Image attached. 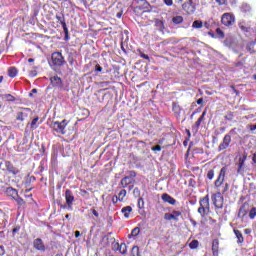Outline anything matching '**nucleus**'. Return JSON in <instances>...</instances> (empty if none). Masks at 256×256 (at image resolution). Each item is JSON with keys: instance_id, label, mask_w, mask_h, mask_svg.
I'll use <instances>...</instances> for the list:
<instances>
[{"instance_id": "nucleus-25", "label": "nucleus", "mask_w": 256, "mask_h": 256, "mask_svg": "<svg viewBox=\"0 0 256 256\" xmlns=\"http://www.w3.org/2000/svg\"><path fill=\"white\" fill-rule=\"evenodd\" d=\"M212 252H213V255H215V253H219V240L218 239H215L213 240L212 242Z\"/></svg>"}, {"instance_id": "nucleus-29", "label": "nucleus", "mask_w": 256, "mask_h": 256, "mask_svg": "<svg viewBox=\"0 0 256 256\" xmlns=\"http://www.w3.org/2000/svg\"><path fill=\"white\" fill-rule=\"evenodd\" d=\"M39 122V117H35L32 122L30 123V129L32 131H35V129H37V127H39V125L37 124Z\"/></svg>"}, {"instance_id": "nucleus-27", "label": "nucleus", "mask_w": 256, "mask_h": 256, "mask_svg": "<svg viewBox=\"0 0 256 256\" xmlns=\"http://www.w3.org/2000/svg\"><path fill=\"white\" fill-rule=\"evenodd\" d=\"M17 73H19V71L17 70V68L15 67H10L8 69V75L13 79L15 77H17Z\"/></svg>"}, {"instance_id": "nucleus-47", "label": "nucleus", "mask_w": 256, "mask_h": 256, "mask_svg": "<svg viewBox=\"0 0 256 256\" xmlns=\"http://www.w3.org/2000/svg\"><path fill=\"white\" fill-rule=\"evenodd\" d=\"M253 43H250L246 46L247 51H250L251 53H255V50H253Z\"/></svg>"}, {"instance_id": "nucleus-46", "label": "nucleus", "mask_w": 256, "mask_h": 256, "mask_svg": "<svg viewBox=\"0 0 256 256\" xmlns=\"http://www.w3.org/2000/svg\"><path fill=\"white\" fill-rule=\"evenodd\" d=\"M216 33H217V35H219V37H221L222 39L225 37V33L223 32V30H221V28H217V29H216Z\"/></svg>"}, {"instance_id": "nucleus-17", "label": "nucleus", "mask_w": 256, "mask_h": 256, "mask_svg": "<svg viewBox=\"0 0 256 256\" xmlns=\"http://www.w3.org/2000/svg\"><path fill=\"white\" fill-rule=\"evenodd\" d=\"M6 171L12 175H19V169H17L11 161H5Z\"/></svg>"}, {"instance_id": "nucleus-55", "label": "nucleus", "mask_w": 256, "mask_h": 256, "mask_svg": "<svg viewBox=\"0 0 256 256\" xmlns=\"http://www.w3.org/2000/svg\"><path fill=\"white\" fill-rule=\"evenodd\" d=\"M140 57H141L142 59H146L147 61H149V55H147V54H145V53H143V52H140Z\"/></svg>"}, {"instance_id": "nucleus-54", "label": "nucleus", "mask_w": 256, "mask_h": 256, "mask_svg": "<svg viewBox=\"0 0 256 256\" xmlns=\"http://www.w3.org/2000/svg\"><path fill=\"white\" fill-rule=\"evenodd\" d=\"M163 2L165 5H167V7H171V5H173V0H163Z\"/></svg>"}, {"instance_id": "nucleus-23", "label": "nucleus", "mask_w": 256, "mask_h": 256, "mask_svg": "<svg viewBox=\"0 0 256 256\" xmlns=\"http://www.w3.org/2000/svg\"><path fill=\"white\" fill-rule=\"evenodd\" d=\"M247 203H243L241 205V207L239 208V211H238V217L243 219V217H245V215H247Z\"/></svg>"}, {"instance_id": "nucleus-12", "label": "nucleus", "mask_w": 256, "mask_h": 256, "mask_svg": "<svg viewBox=\"0 0 256 256\" xmlns=\"http://www.w3.org/2000/svg\"><path fill=\"white\" fill-rule=\"evenodd\" d=\"M245 161H247V154H244L242 157L238 159V168L237 174L243 175L245 173Z\"/></svg>"}, {"instance_id": "nucleus-50", "label": "nucleus", "mask_w": 256, "mask_h": 256, "mask_svg": "<svg viewBox=\"0 0 256 256\" xmlns=\"http://www.w3.org/2000/svg\"><path fill=\"white\" fill-rule=\"evenodd\" d=\"M19 231H21V226H16V227L12 230V235H15L16 233H19Z\"/></svg>"}, {"instance_id": "nucleus-10", "label": "nucleus", "mask_w": 256, "mask_h": 256, "mask_svg": "<svg viewBox=\"0 0 256 256\" xmlns=\"http://www.w3.org/2000/svg\"><path fill=\"white\" fill-rule=\"evenodd\" d=\"M57 21L62 25L64 31V41H69V28H67V22H65V15L62 16L56 15Z\"/></svg>"}, {"instance_id": "nucleus-26", "label": "nucleus", "mask_w": 256, "mask_h": 256, "mask_svg": "<svg viewBox=\"0 0 256 256\" xmlns=\"http://www.w3.org/2000/svg\"><path fill=\"white\" fill-rule=\"evenodd\" d=\"M172 110L175 117H179V115H181V106H179V104L173 103Z\"/></svg>"}, {"instance_id": "nucleus-57", "label": "nucleus", "mask_w": 256, "mask_h": 256, "mask_svg": "<svg viewBox=\"0 0 256 256\" xmlns=\"http://www.w3.org/2000/svg\"><path fill=\"white\" fill-rule=\"evenodd\" d=\"M29 75H30L31 77H37V70H31V71L29 72Z\"/></svg>"}, {"instance_id": "nucleus-18", "label": "nucleus", "mask_w": 256, "mask_h": 256, "mask_svg": "<svg viewBox=\"0 0 256 256\" xmlns=\"http://www.w3.org/2000/svg\"><path fill=\"white\" fill-rule=\"evenodd\" d=\"M33 247L36 249V251H45V244L41 238H36L33 241Z\"/></svg>"}, {"instance_id": "nucleus-45", "label": "nucleus", "mask_w": 256, "mask_h": 256, "mask_svg": "<svg viewBox=\"0 0 256 256\" xmlns=\"http://www.w3.org/2000/svg\"><path fill=\"white\" fill-rule=\"evenodd\" d=\"M156 25H157V27H160L161 31H163V29H165V24L161 20L156 21Z\"/></svg>"}, {"instance_id": "nucleus-33", "label": "nucleus", "mask_w": 256, "mask_h": 256, "mask_svg": "<svg viewBox=\"0 0 256 256\" xmlns=\"http://www.w3.org/2000/svg\"><path fill=\"white\" fill-rule=\"evenodd\" d=\"M202 27H203V21L201 20H196L192 23L193 29H201Z\"/></svg>"}, {"instance_id": "nucleus-43", "label": "nucleus", "mask_w": 256, "mask_h": 256, "mask_svg": "<svg viewBox=\"0 0 256 256\" xmlns=\"http://www.w3.org/2000/svg\"><path fill=\"white\" fill-rule=\"evenodd\" d=\"M133 195H134V197H140L141 196V190H139L138 187L134 188Z\"/></svg>"}, {"instance_id": "nucleus-24", "label": "nucleus", "mask_w": 256, "mask_h": 256, "mask_svg": "<svg viewBox=\"0 0 256 256\" xmlns=\"http://www.w3.org/2000/svg\"><path fill=\"white\" fill-rule=\"evenodd\" d=\"M132 211L133 208L131 206H125L122 208L121 213H123L125 219H129V215H131Z\"/></svg>"}, {"instance_id": "nucleus-37", "label": "nucleus", "mask_w": 256, "mask_h": 256, "mask_svg": "<svg viewBox=\"0 0 256 256\" xmlns=\"http://www.w3.org/2000/svg\"><path fill=\"white\" fill-rule=\"evenodd\" d=\"M214 177H215V170L213 169L208 170L207 179H209V181H213Z\"/></svg>"}, {"instance_id": "nucleus-56", "label": "nucleus", "mask_w": 256, "mask_h": 256, "mask_svg": "<svg viewBox=\"0 0 256 256\" xmlns=\"http://www.w3.org/2000/svg\"><path fill=\"white\" fill-rule=\"evenodd\" d=\"M80 195L82 197H86V195H89V192H87V190L80 189Z\"/></svg>"}, {"instance_id": "nucleus-53", "label": "nucleus", "mask_w": 256, "mask_h": 256, "mask_svg": "<svg viewBox=\"0 0 256 256\" xmlns=\"http://www.w3.org/2000/svg\"><path fill=\"white\" fill-rule=\"evenodd\" d=\"M95 71L101 73V71H103V67H101V65H99V64H96Z\"/></svg>"}, {"instance_id": "nucleus-59", "label": "nucleus", "mask_w": 256, "mask_h": 256, "mask_svg": "<svg viewBox=\"0 0 256 256\" xmlns=\"http://www.w3.org/2000/svg\"><path fill=\"white\" fill-rule=\"evenodd\" d=\"M153 151H161V145H156L154 147H152Z\"/></svg>"}, {"instance_id": "nucleus-6", "label": "nucleus", "mask_w": 256, "mask_h": 256, "mask_svg": "<svg viewBox=\"0 0 256 256\" xmlns=\"http://www.w3.org/2000/svg\"><path fill=\"white\" fill-rule=\"evenodd\" d=\"M64 197L66 204L62 206V209L73 210V203H75V194H73V191L66 189Z\"/></svg>"}, {"instance_id": "nucleus-52", "label": "nucleus", "mask_w": 256, "mask_h": 256, "mask_svg": "<svg viewBox=\"0 0 256 256\" xmlns=\"http://www.w3.org/2000/svg\"><path fill=\"white\" fill-rule=\"evenodd\" d=\"M227 191H229V183H225L224 188L222 190V194L227 193Z\"/></svg>"}, {"instance_id": "nucleus-60", "label": "nucleus", "mask_w": 256, "mask_h": 256, "mask_svg": "<svg viewBox=\"0 0 256 256\" xmlns=\"http://www.w3.org/2000/svg\"><path fill=\"white\" fill-rule=\"evenodd\" d=\"M5 255V247L4 246H0V256Z\"/></svg>"}, {"instance_id": "nucleus-19", "label": "nucleus", "mask_w": 256, "mask_h": 256, "mask_svg": "<svg viewBox=\"0 0 256 256\" xmlns=\"http://www.w3.org/2000/svg\"><path fill=\"white\" fill-rule=\"evenodd\" d=\"M5 195H7V197H11L12 199H15L16 197H19V192L17 191V189L13 187H8L5 190Z\"/></svg>"}, {"instance_id": "nucleus-41", "label": "nucleus", "mask_w": 256, "mask_h": 256, "mask_svg": "<svg viewBox=\"0 0 256 256\" xmlns=\"http://www.w3.org/2000/svg\"><path fill=\"white\" fill-rule=\"evenodd\" d=\"M15 201H16V203H18V205L20 207H23V205L25 204V200H23V198H21L19 196L15 198Z\"/></svg>"}, {"instance_id": "nucleus-49", "label": "nucleus", "mask_w": 256, "mask_h": 256, "mask_svg": "<svg viewBox=\"0 0 256 256\" xmlns=\"http://www.w3.org/2000/svg\"><path fill=\"white\" fill-rule=\"evenodd\" d=\"M112 203H113L114 205H117V203H119V198H118L117 195H114V196L112 197Z\"/></svg>"}, {"instance_id": "nucleus-58", "label": "nucleus", "mask_w": 256, "mask_h": 256, "mask_svg": "<svg viewBox=\"0 0 256 256\" xmlns=\"http://www.w3.org/2000/svg\"><path fill=\"white\" fill-rule=\"evenodd\" d=\"M122 16H123V10H120L119 12L116 13L117 19H121Z\"/></svg>"}, {"instance_id": "nucleus-22", "label": "nucleus", "mask_w": 256, "mask_h": 256, "mask_svg": "<svg viewBox=\"0 0 256 256\" xmlns=\"http://www.w3.org/2000/svg\"><path fill=\"white\" fill-rule=\"evenodd\" d=\"M234 234L237 238L238 245H241L242 243H245V238L243 237V233H241L240 230L234 229Z\"/></svg>"}, {"instance_id": "nucleus-1", "label": "nucleus", "mask_w": 256, "mask_h": 256, "mask_svg": "<svg viewBox=\"0 0 256 256\" xmlns=\"http://www.w3.org/2000/svg\"><path fill=\"white\" fill-rule=\"evenodd\" d=\"M199 205L200 206L198 207V213L202 217V219H205V217H207V215L211 213V203L209 202V194L200 198Z\"/></svg>"}, {"instance_id": "nucleus-15", "label": "nucleus", "mask_w": 256, "mask_h": 256, "mask_svg": "<svg viewBox=\"0 0 256 256\" xmlns=\"http://www.w3.org/2000/svg\"><path fill=\"white\" fill-rule=\"evenodd\" d=\"M205 115H207V110H204L202 112V115L194 123V125L192 126V131H195L196 133H197V131H199V127H201V123H203L205 121Z\"/></svg>"}, {"instance_id": "nucleus-51", "label": "nucleus", "mask_w": 256, "mask_h": 256, "mask_svg": "<svg viewBox=\"0 0 256 256\" xmlns=\"http://www.w3.org/2000/svg\"><path fill=\"white\" fill-rule=\"evenodd\" d=\"M128 177H131V179H134V177H137V172H135V170H131L129 172V176Z\"/></svg>"}, {"instance_id": "nucleus-63", "label": "nucleus", "mask_w": 256, "mask_h": 256, "mask_svg": "<svg viewBox=\"0 0 256 256\" xmlns=\"http://www.w3.org/2000/svg\"><path fill=\"white\" fill-rule=\"evenodd\" d=\"M250 131H256V124L249 126Z\"/></svg>"}, {"instance_id": "nucleus-7", "label": "nucleus", "mask_w": 256, "mask_h": 256, "mask_svg": "<svg viewBox=\"0 0 256 256\" xmlns=\"http://www.w3.org/2000/svg\"><path fill=\"white\" fill-rule=\"evenodd\" d=\"M51 61L54 67H62V65H65V57H63L61 52H53L51 55Z\"/></svg>"}, {"instance_id": "nucleus-35", "label": "nucleus", "mask_w": 256, "mask_h": 256, "mask_svg": "<svg viewBox=\"0 0 256 256\" xmlns=\"http://www.w3.org/2000/svg\"><path fill=\"white\" fill-rule=\"evenodd\" d=\"M215 2L217 5H219V7H227V5H229L228 0H215Z\"/></svg>"}, {"instance_id": "nucleus-11", "label": "nucleus", "mask_w": 256, "mask_h": 256, "mask_svg": "<svg viewBox=\"0 0 256 256\" xmlns=\"http://www.w3.org/2000/svg\"><path fill=\"white\" fill-rule=\"evenodd\" d=\"M181 211L174 210L172 213H165L164 219L165 221H179V217H181Z\"/></svg>"}, {"instance_id": "nucleus-32", "label": "nucleus", "mask_w": 256, "mask_h": 256, "mask_svg": "<svg viewBox=\"0 0 256 256\" xmlns=\"http://www.w3.org/2000/svg\"><path fill=\"white\" fill-rule=\"evenodd\" d=\"M117 197L119 198L120 202H123L125 197H127V190L122 189L119 194L117 195Z\"/></svg>"}, {"instance_id": "nucleus-2", "label": "nucleus", "mask_w": 256, "mask_h": 256, "mask_svg": "<svg viewBox=\"0 0 256 256\" xmlns=\"http://www.w3.org/2000/svg\"><path fill=\"white\" fill-rule=\"evenodd\" d=\"M237 133V128H232L228 134H226L222 142L218 146V151H225L228 147H231V135H235Z\"/></svg>"}, {"instance_id": "nucleus-4", "label": "nucleus", "mask_w": 256, "mask_h": 256, "mask_svg": "<svg viewBox=\"0 0 256 256\" xmlns=\"http://www.w3.org/2000/svg\"><path fill=\"white\" fill-rule=\"evenodd\" d=\"M235 21L236 18L233 12H226L221 16V24L224 25V27H233Z\"/></svg>"}, {"instance_id": "nucleus-9", "label": "nucleus", "mask_w": 256, "mask_h": 256, "mask_svg": "<svg viewBox=\"0 0 256 256\" xmlns=\"http://www.w3.org/2000/svg\"><path fill=\"white\" fill-rule=\"evenodd\" d=\"M31 113V110L29 108H19V111L16 112V121H19L20 123H23L26 119L29 118V114Z\"/></svg>"}, {"instance_id": "nucleus-21", "label": "nucleus", "mask_w": 256, "mask_h": 256, "mask_svg": "<svg viewBox=\"0 0 256 256\" xmlns=\"http://www.w3.org/2000/svg\"><path fill=\"white\" fill-rule=\"evenodd\" d=\"M239 29L242 31V33H249L251 31V26L245 22V20H242L238 23Z\"/></svg>"}, {"instance_id": "nucleus-28", "label": "nucleus", "mask_w": 256, "mask_h": 256, "mask_svg": "<svg viewBox=\"0 0 256 256\" xmlns=\"http://www.w3.org/2000/svg\"><path fill=\"white\" fill-rule=\"evenodd\" d=\"M118 251L121 255H127V244L121 243L120 246H118Z\"/></svg>"}, {"instance_id": "nucleus-62", "label": "nucleus", "mask_w": 256, "mask_h": 256, "mask_svg": "<svg viewBox=\"0 0 256 256\" xmlns=\"http://www.w3.org/2000/svg\"><path fill=\"white\" fill-rule=\"evenodd\" d=\"M91 211H92V214H93L95 217H99V212H97V210L91 209Z\"/></svg>"}, {"instance_id": "nucleus-40", "label": "nucleus", "mask_w": 256, "mask_h": 256, "mask_svg": "<svg viewBox=\"0 0 256 256\" xmlns=\"http://www.w3.org/2000/svg\"><path fill=\"white\" fill-rule=\"evenodd\" d=\"M235 117V114H233V112H228L226 116H224V119H226V121H233Z\"/></svg>"}, {"instance_id": "nucleus-39", "label": "nucleus", "mask_w": 256, "mask_h": 256, "mask_svg": "<svg viewBox=\"0 0 256 256\" xmlns=\"http://www.w3.org/2000/svg\"><path fill=\"white\" fill-rule=\"evenodd\" d=\"M3 97H4V99H6V101H9V102L16 101L15 96H13L11 94H5Z\"/></svg>"}, {"instance_id": "nucleus-36", "label": "nucleus", "mask_w": 256, "mask_h": 256, "mask_svg": "<svg viewBox=\"0 0 256 256\" xmlns=\"http://www.w3.org/2000/svg\"><path fill=\"white\" fill-rule=\"evenodd\" d=\"M189 247L190 249H197V247H199V240H192L189 243Z\"/></svg>"}, {"instance_id": "nucleus-34", "label": "nucleus", "mask_w": 256, "mask_h": 256, "mask_svg": "<svg viewBox=\"0 0 256 256\" xmlns=\"http://www.w3.org/2000/svg\"><path fill=\"white\" fill-rule=\"evenodd\" d=\"M131 256H141V252L139 251V246H134L132 248Z\"/></svg>"}, {"instance_id": "nucleus-42", "label": "nucleus", "mask_w": 256, "mask_h": 256, "mask_svg": "<svg viewBox=\"0 0 256 256\" xmlns=\"http://www.w3.org/2000/svg\"><path fill=\"white\" fill-rule=\"evenodd\" d=\"M145 207V201L143 198L138 199V209H143Z\"/></svg>"}, {"instance_id": "nucleus-5", "label": "nucleus", "mask_w": 256, "mask_h": 256, "mask_svg": "<svg viewBox=\"0 0 256 256\" xmlns=\"http://www.w3.org/2000/svg\"><path fill=\"white\" fill-rule=\"evenodd\" d=\"M51 129L55 133H59L60 135H65V128L67 127V120H62L61 122L59 121H54L50 125Z\"/></svg>"}, {"instance_id": "nucleus-3", "label": "nucleus", "mask_w": 256, "mask_h": 256, "mask_svg": "<svg viewBox=\"0 0 256 256\" xmlns=\"http://www.w3.org/2000/svg\"><path fill=\"white\" fill-rule=\"evenodd\" d=\"M211 199L216 213H219V209H223V206L225 205V198H223V194L221 192H216L212 195Z\"/></svg>"}, {"instance_id": "nucleus-30", "label": "nucleus", "mask_w": 256, "mask_h": 256, "mask_svg": "<svg viewBox=\"0 0 256 256\" xmlns=\"http://www.w3.org/2000/svg\"><path fill=\"white\" fill-rule=\"evenodd\" d=\"M172 23H174V25H181V23H183V16H174Z\"/></svg>"}, {"instance_id": "nucleus-64", "label": "nucleus", "mask_w": 256, "mask_h": 256, "mask_svg": "<svg viewBox=\"0 0 256 256\" xmlns=\"http://www.w3.org/2000/svg\"><path fill=\"white\" fill-rule=\"evenodd\" d=\"M197 105H203V98H199L197 100Z\"/></svg>"}, {"instance_id": "nucleus-16", "label": "nucleus", "mask_w": 256, "mask_h": 256, "mask_svg": "<svg viewBox=\"0 0 256 256\" xmlns=\"http://www.w3.org/2000/svg\"><path fill=\"white\" fill-rule=\"evenodd\" d=\"M133 184H135V179L131 178L129 176L123 177L120 181V185H121L122 189H127L128 185H133Z\"/></svg>"}, {"instance_id": "nucleus-61", "label": "nucleus", "mask_w": 256, "mask_h": 256, "mask_svg": "<svg viewBox=\"0 0 256 256\" xmlns=\"http://www.w3.org/2000/svg\"><path fill=\"white\" fill-rule=\"evenodd\" d=\"M244 233H245V235H251L252 230H251L250 228H246V229L244 230Z\"/></svg>"}, {"instance_id": "nucleus-8", "label": "nucleus", "mask_w": 256, "mask_h": 256, "mask_svg": "<svg viewBox=\"0 0 256 256\" xmlns=\"http://www.w3.org/2000/svg\"><path fill=\"white\" fill-rule=\"evenodd\" d=\"M227 166H224L220 169V172L217 176V179L214 181L215 189H219L223 183H225V175H227Z\"/></svg>"}, {"instance_id": "nucleus-20", "label": "nucleus", "mask_w": 256, "mask_h": 256, "mask_svg": "<svg viewBox=\"0 0 256 256\" xmlns=\"http://www.w3.org/2000/svg\"><path fill=\"white\" fill-rule=\"evenodd\" d=\"M161 199L164 201V203H169V205H175V203H177V200H175V198L168 193L162 194Z\"/></svg>"}, {"instance_id": "nucleus-44", "label": "nucleus", "mask_w": 256, "mask_h": 256, "mask_svg": "<svg viewBox=\"0 0 256 256\" xmlns=\"http://www.w3.org/2000/svg\"><path fill=\"white\" fill-rule=\"evenodd\" d=\"M188 185H189V187H196L197 182L195 181V179L190 178V179L188 180Z\"/></svg>"}, {"instance_id": "nucleus-38", "label": "nucleus", "mask_w": 256, "mask_h": 256, "mask_svg": "<svg viewBox=\"0 0 256 256\" xmlns=\"http://www.w3.org/2000/svg\"><path fill=\"white\" fill-rule=\"evenodd\" d=\"M255 217H256V207H252L249 211V218L253 220L255 219Z\"/></svg>"}, {"instance_id": "nucleus-13", "label": "nucleus", "mask_w": 256, "mask_h": 256, "mask_svg": "<svg viewBox=\"0 0 256 256\" xmlns=\"http://www.w3.org/2000/svg\"><path fill=\"white\" fill-rule=\"evenodd\" d=\"M183 11H185L188 15H193L195 13V5H193V0H188L182 5Z\"/></svg>"}, {"instance_id": "nucleus-31", "label": "nucleus", "mask_w": 256, "mask_h": 256, "mask_svg": "<svg viewBox=\"0 0 256 256\" xmlns=\"http://www.w3.org/2000/svg\"><path fill=\"white\" fill-rule=\"evenodd\" d=\"M139 233H141V228L135 227L134 229H132L131 234L128 237L129 239H131V237H137Z\"/></svg>"}, {"instance_id": "nucleus-48", "label": "nucleus", "mask_w": 256, "mask_h": 256, "mask_svg": "<svg viewBox=\"0 0 256 256\" xmlns=\"http://www.w3.org/2000/svg\"><path fill=\"white\" fill-rule=\"evenodd\" d=\"M121 244H119L118 242H115L114 244H112V249H113V251H119V246H120Z\"/></svg>"}, {"instance_id": "nucleus-14", "label": "nucleus", "mask_w": 256, "mask_h": 256, "mask_svg": "<svg viewBox=\"0 0 256 256\" xmlns=\"http://www.w3.org/2000/svg\"><path fill=\"white\" fill-rule=\"evenodd\" d=\"M50 83H51L52 87H56L57 89H63V80L59 76L51 77Z\"/></svg>"}]
</instances>
